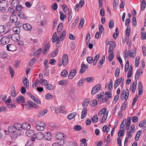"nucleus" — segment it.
<instances>
[{"instance_id":"1","label":"nucleus","mask_w":146,"mask_h":146,"mask_svg":"<svg viewBox=\"0 0 146 146\" xmlns=\"http://www.w3.org/2000/svg\"><path fill=\"white\" fill-rule=\"evenodd\" d=\"M107 110L106 108H104L101 109L98 113V115L99 116H101L104 114L101 119V123L104 122L107 118L108 112V111H106Z\"/></svg>"},{"instance_id":"2","label":"nucleus","mask_w":146,"mask_h":146,"mask_svg":"<svg viewBox=\"0 0 146 146\" xmlns=\"http://www.w3.org/2000/svg\"><path fill=\"white\" fill-rule=\"evenodd\" d=\"M68 56L66 54H65L63 55L62 60H59L58 65L60 66L63 65L64 66H66L68 65Z\"/></svg>"},{"instance_id":"3","label":"nucleus","mask_w":146,"mask_h":146,"mask_svg":"<svg viewBox=\"0 0 146 146\" xmlns=\"http://www.w3.org/2000/svg\"><path fill=\"white\" fill-rule=\"evenodd\" d=\"M131 121V119L130 117H128L127 119H125L122 122L120 128H123L125 125V128H129Z\"/></svg>"},{"instance_id":"4","label":"nucleus","mask_w":146,"mask_h":146,"mask_svg":"<svg viewBox=\"0 0 146 146\" xmlns=\"http://www.w3.org/2000/svg\"><path fill=\"white\" fill-rule=\"evenodd\" d=\"M129 90L128 89H126V90H123L122 91L121 93V98L122 100L124 99L127 100L129 96Z\"/></svg>"},{"instance_id":"5","label":"nucleus","mask_w":146,"mask_h":146,"mask_svg":"<svg viewBox=\"0 0 146 146\" xmlns=\"http://www.w3.org/2000/svg\"><path fill=\"white\" fill-rule=\"evenodd\" d=\"M102 86L100 84H98L96 85L92 88L91 94L94 95L97 93L100 90Z\"/></svg>"},{"instance_id":"6","label":"nucleus","mask_w":146,"mask_h":146,"mask_svg":"<svg viewBox=\"0 0 146 146\" xmlns=\"http://www.w3.org/2000/svg\"><path fill=\"white\" fill-rule=\"evenodd\" d=\"M11 35H8L7 37H2L1 41V44L5 45L8 44L10 40Z\"/></svg>"},{"instance_id":"7","label":"nucleus","mask_w":146,"mask_h":146,"mask_svg":"<svg viewBox=\"0 0 146 146\" xmlns=\"http://www.w3.org/2000/svg\"><path fill=\"white\" fill-rule=\"evenodd\" d=\"M12 39L14 41H17L20 40V36L18 34H14L11 35Z\"/></svg>"},{"instance_id":"8","label":"nucleus","mask_w":146,"mask_h":146,"mask_svg":"<svg viewBox=\"0 0 146 146\" xmlns=\"http://www.w3.org/2000/svg\"><path fill=\"white\" fill-rule=\"evenodd\" d=\"M66 34L65 31H63L62 33L58 37H57L58 42H60L63 40L64 38V37Z\"/></svg>"},{"instance_id":"9","label":"nucleus","mask_w":146,"mask_h":146,"mask_svg":"<svg viewBox=\"0 0 146 146\" xmlns=\"http://www.w3.org/2000/svg\"><path fill=\"white\" fill-rule=\"evenodd\" d=\"M76 73V70L75 69L72 70L70 72L68 76L69 78L70 79H72L75 76Z\"/></svg>"},{"instance_id":"10","label":"nucleus","mask_w":146,"mask_h":146,"mask_svg":"<svg viewBox=\"0 0 146 146\" xmlns=\"http://www.w3.org/2000/svg\"><path fill=\"white\" fill-rule=\"evenodd\" d=\"M136 49L135 48H134L132 49L131 52V50H129L128 51V52L129 56H131L132 58H134L136 56Z\"/></svg>"},{"instance_id":"11","label":"nucleus","mask_w":146,"mask_h":146,"mask_svg":"<svg viewBox=\"0 0 146 146\" xmlns=\"http://www.w3.org/2000/svg\"><path fill=\"white\" fill-rule=\"evenodd\" d=\"M26 135L29 137H33L35 135V133L33 130L28 129L26 132Z\"/></svg>"},{"instance_id":"12","label":"nucleus","mask_w":146,"mask_h":146,"mask_svg":"<svg viewBox=\"0 0 146 146\" xmlns=\"http://www.w3.org/2000/svg\"><path fill=\"white\" fill-rule=\"evenodd\" d=\"M23 27L25 30L28 31H30L32 29L31 26L29 23H25L23 24Z\"/></svg>"},{"instance_id":"13","label":"nucleus","mask_w":146,"mask_h":146,"mask_svg":"<svg viewBox=\"0 0 146 146\" xmlns=\"http://www.w3.org/2000/svg\"><path fill=\"white\" fill-rule=\"evenodd\" d=\"M8 130L9 131V133H19L21 129H17V128H7Z\"/></svg>"},{"instance_id":"14","label":"nucleus","mask_w":146,"mask_h":146,"mask_svg":"<svg viewBox=\"0 0 146 146\" xmlns=\"http://www.w3.org/2000/svg\"><path fill=\"white\" fill-rule=\"evenodd\" d=\"M56 137L58 140H61L62 139H64L65 137L62 133L58 132L56 135Z\"/></svg>"},{"instance_id":"15","label":"nucleus","mask_w":146,"mask_h":146,"mask_svg":"<svg viewBox=\"0 0 146 146\" xmlns=\"http://www.w3.org/2000/svg\"><path fill=\"white\" fill-rule=\"evenodd\" d=\"M44 134L41 132L37 133L36 135V138L38 140L42 139L44 137Z\"/></svg>"},{"instance_id":"16","label":"nucleus","mask_w":146,"mask_h":146,"mask_svg":"<svg viewBox=\"0 0 146 146\" xmlns=\"http://www.w3.org/2000/svg\"><path fill=\"white\" fill-rule=\"evenodd\" d=\"M16 101L19 104L24 103L25 102V98L24 97L22 96H20L17 98Z\"/></svg>"},{"instance_id":"17","label":"nucleus","mask_w":146,"mask_h":146,"mask_svg":"<svg viewBox=\"0 0 146 146\" xmlns=\"http://www.w3.org/2000/svg\"><path fill=\"white\" fill-rule=\"evenodd\" d=\"M7 50L9 51H14L15 50V46L13 44H9L7 45Z\"/></svg>"},{"instance_id":"18","label":"nucleus","mask_w":146,"mask_h":146,"mask_svg":"<svg viewBox=\"0 0 146 146\" xmlns=\"http://www.w3.org/2000/svg\"><path fill=\"white\" fill-rule=\"evenodd\" d=\"M50 44L48 43L47 44L45 45L43 48V54H44L46 53L50 48Z\"/></svg>"},{"instance_id":"19","label":"nucleus","mask_w":146,"mask_h":146,"mask_svg":"<svg viewBox=\"0 0 146 146\" xmlns=\"http://www.w3.org/2000/svg\"><path fill=\"white\" fill-rule=\"evenodd\" d=\"M10 20L11 23H15L18 20L17 17L16 15H13L10 17Z\"/></svg>"},{"instance_id":"20","label":"nucleus","mask_w":146,"mask_h":146,"mask_svg":"<svg viewBox=\"0 0 146 146\" xmlns=\"http://www.w3.org/2000/svg\"><path fill=\"white\" fill-rule=\"evenodd\" d=\"M87 112V108L86 107L84 108L83 109L81 115V119L84 118L86 116Z\"/></svg>"},{"instance_id":"21","label":"nucleus","mask_w":146,"mask_h":146,"mask_svg":"<svg viewBox=\"0 0 146 146\" xmlns=\"http://www.w3.org/2000/svg\"><path fill=\"white\" fill-rule=\"evenodd\" d=\"M138 94H141L143 92L142 86L141 82H139L138 83Z\"/></svg>"},{"instance_id":"22","label":"nucleus","mask_w":146,"mask_h":146,"mask_svg":"<svg viewBox=\"0 0 146 146\" xmlns=\"http://www.w3.org/2000/svg\"><path fill=\"white\" fill-rule=\"evenodd\" d=\"M36 124L38 126L43 128H44L46 126V124L39 121H38L37 123H36Z\"/></svg>"},{"instance_id":"23","label":"nucleus","mask_w":146,"mask_h":146,"mask_svg":"<svg viewBox=\"0 0 146 146\" xmlns=\"http://www.w3.org/2000/svg\"><path fill=\"white\" fill-rule=\"evenodd\" d=\"M77 113L76 112H74L70 114L68 116V118L69 119H73L76 116Z\"/></svg>"},{"instance_id":"24","label":"nucleus","mask_w":146,"mask_h":146,"mask_svg":"<svg viewBox=\"0 0 146 146\" xmlns=\"http://www.w3.org/2000/svg\"><path fill=\"white\" fill-rule=\"evenodd\" d=\"M44 137L46 140H49L52 138L51 133L49 132H46L45 135L44 134Z\"/></svg>"},{"instance_id":"25","label":"nucleus","mask_w":146,"mask_h":146,"mask_svg":"<svg viewBox=\"0 0 146 146\" xmlns=\"http://www.w3.org/2000/svg\"><path fill=\"white\" fill-rule=\"evenodd\" d=\"M125 130L123 129H119L118 132V137L121 138V137L123 136L125 134Z\"/></svg>"},{"instance_id":"26","label":"nucleus","mask_w":146,"mask_h":146,"mask_svg":"<svg viewBox=\"0 0 146 146\" xmlns=\"http://www.w3.org/2000/svg\"><path fill=\"white\" fill-rule=\"evenodd\" d=\"M62 7L63 11L66 13L69 12V10L67 6L65 4H63L62 5Z\"/></svg>"},{"instance_id":"27","label":"nucleus","mask_w":146,"mask_h":146,"mask_svg":"<svg viewBox=\"0 0 146 146\" xmlns=\"http://www.w3.org/2000/svg\"><path fill=\"white\" fill-rule=\"evenodd\" d=\"M90 100L89 99L86 98L85 99L83 102L82 106L84 107H87L88 106Z\"/></svg>"},{"instance_id":"28","label":"nucleus","mask_w":146,"mask_h":146,"mask_svg":"<svg viewBox=\"0 0 146 146\" xmlns=\"http://www.w3.org/2000/svg\"><path fill=\"white\" fill-rule=\"evenodd\" d=\"M18 16L21 19H27V17L22 12H20L18 13Z\"/></svg>"},{"instance_id":"29","label":"nucleus","mask_w":146,"mask_h":146,"mask_svg":"<svg viewBox=\"0 0 146 146\" xmlns=\"http://www.w3.org/2000/svg\"><path fill=\"white\" fill-rule=\"evenodd\" d=\"M11 90L12 91L11 93V96L13 97H15L17 95L16 92L15 90V87H13L12 88Z\"/></svg>"},{"instance_id":"30","label":"nucleus","mask_w":146,"mask_h":146,"mask_svg":"<svg viewBox=\"0 0 146 146\" xmlns=\"http://www.w3.org/2000/svg\"><path fill=\"white\" fill-rule=\"evenodd\" d=\"M81 67L82 68L80 70V72L82 74L86 71L88 67H86L85 64H82Z\"/></svg>"},{"instance_id":"31","label":"nucleus","mask_w":146,"mask_h":146,"mask_svg":"<svg viewBox=\"0 0 146 146\" xmlns=\"http://www.w3.org/2000/svg\"><path fill=\"white\" fill-rule=\"evenodd\" d=\"M23 83L25 86L26 87H29V83L28 80L26 78H25V79L23 81Z\"/></svg>"},{"instance_id":"32","label":"nucleus","mask_w":146,"mask_h":146,"mask_svg":"<svg viewBox=\"0 0 146 146\" xmlns=\"http://www.w3.org/2000/svg\"><path fill=\"white\" fill-rule=\"evenodd\" d=\"M105 57L104 55H103L102 56V59L100 60L99 61V65L98 67H100V66L101 65H102L104 63V62L105 60Z\"/></svg>"},{"instance_id":"33","label":"nucleus","mask_w":146,"mask_h":146,"mask_svg":"<svg viewBox=\"0 0 146 146\" xmlns=\"http://www.w3.org/2000/svg\"><path fill=\"white\" fill-rule=\"evenodd\" d=\"M19 4V0H13L11 3L12 5L14 7L17 6Z\"/></svg>"},{"instance_id":"34","label":"nucleus","mask_w":146,"mask_h":146,"mask_svg":"<svg viewBox=\"0 0 146 146\" xmlns=\"http://www.w3.org/2000/svg\"><path fill=\"white\" fill-rule=\"evenodd\" d=\"M47 112V111L46 110H44L41 111L38 114L39 117H42L46 114Z\"/></svg>"},{"instance_id":"35","label":"nucleus","mask_w":146,"mask_h":146,"mask_svg":"<svg viewBox=\"0 0 146 146\" xmlns=\"http://www.w3.org/2000/svg\"><path fill=\"white\" fill-rule=\"evenodd\" d=\"M9 70L11 74V77L12 78L13 77L15 73V71L13 69L11 66L9 67Z\"/></svg>"},{"instance_id":"36","label":"nucleus","mask_w":146,"mask_h":146,"mask_svg":"<svg viewBox=\"0 0 146 146\" xmlns=\"http://www.w3.org/2000/svg\"><path fill=\"white\" fill-rule=\"evenodd\" d=\"M19 133H12L11 135V138L13 139H15L17 137V135L18 134H20V133H19Z\"/></svg>"},{"instance_id":"37","label":"nucleus","mask_w":146,"mask_h":146,"mask_svg":"<svg viewBox=\"0 0 146 146\" xmlns=\"http://www.w3.org/2000/svg\"><path fill=\"white\" fill-rule=\"evenodd\" d=\"M90 105L92 107H94L97 106V102L96 100H94L91 101L90 102Z\"/></svg>"},{"instance_id":"38","label":"nucleus","mask_w":146,"mask_h":146,"mask_svg":"<svg viewBox=\"0 0 146 146\" xmlns=\"http://www.w3.org/2000/svg\"><path fill=\"white\" fill-rule=\"evenodd\" d=\"M98 119V117L97 114L95 115L92 119V122L94 123L97 122Z\"/></svg>"},{"instance_id":"39","label":"nucleus","mask_w":146,"mask_h":146,"mask_svg":"<svg viewBox=\"0 0 146 146\" xmlns=\"http://www.w3.org/2000/svg\"><path fill=\"white\" fill-rule=\"evenodd\" d=\"M13 31L15 34H18L20 32V29L18 27H16L13 28Z\"/></svg>"},{"instance_id":"40","label":"nucleus","mask_w":146,"mask_h":146,"mask_svg":"<svg viewBox=\"0 0 146 146\" xmlns=\"http://www.w3.org/2000/svg\"><path fill=\"white\" fill-rule=\"evenodd\" d=\"M1 57L3 58H6L7 56V54L4 51L2 52L0 54Z\"/></svg>"},{"instance_id":"41","label":"nucleus","mask_w":146,"mask_h":146,"mask_svg":"<svg viewBox=\"0 0 146 146\" xmlns=\"http://www.w3.org/2000/svg\"><path fill=\"white\" fill-rule=\"evenodd\" d=\"M68 83V81L67 80H63L60 81L59 82L58 84L59 85H66Z\"/></svg>"},{"instance_id":"42","label":"nucleus","mask_w":146,"mask_h":146,"mask_svg":"<svg viewBox=\"0 0 146 146\" xmlns=\"http://www.w3.org/2000/svg\"><path fill=\"white\" fill-rule=\"evenodd\" d=\"M45 86L46 88L49 90H52L54 89L53 86L50 84H46Z\"/></svg>"},{"instance_id":"43","label":"nucleus","mask_w":146,"mask_h":146,"mask_svg":"<svg viewBox=\"0 0 146 146\" xmlns=\"http://www.w3.org/2000/svg\"><path fill=\"white\" fill-rule=\"evenodd\" d=\"M21 128H31L30 125L27 123H23L21 125Z\"/></svg>"},{"instance_id":"44","label":"nucleus","mask_w":146,"mask_h":146,"mask_svg":"<svg viewBox=\"0 0 146 146\" xmlns=\"http://www.w3.org/2000/svg\"><path fill=\"white\" fill-rule=\"evenodd\" d=\"M53 97L52 94L50 93H48L45 96V98L48 100L51 99Z\"/></svg>"},{"instance_id":"45","label":"nucleus","mask_w":146,"mask_h":146,"mask_svg":"<svg viewBox=\"0 0 146 146\" xmlns=\"http://www.w3.org/2000/svg\"><path fill=\"white\" fill-rule=\"evenodd\" d=\"M68 74V72L66 70H64L62 71L61 74V75L62 76L64 77H66L67 76Z\"/></svg>"},{"instance_id":"46","label":"nucleus","mask_w":146,"mask_h":146,"mask_svg":"<svg viewBox=\"0 0 146 146\" xmlns=\"http://www.w3.org/2000/svg\"><path fill=\"white\" fill-rule=\"evenodd\" d=\"M127 105V102L125 101L121 107V110H123L126 107Z\"/></svg>"},{"instance_id":"47","label":"nucleus","mask_w":146,"mask_h":146,"mask_svg":"<svg viewBox=\"0 0 146 146\" xmlns=\"http://www.w3.org/2000/svg\"><path fill=\"white\" fill-rule=\"evenodd\" d=\"M122 78H120L116 80L115 82V86H118L120 83V82L122 81Z\"/></svg>"},{"instance_id":"48","label":"nucleus","mask_w":146,"mask_h":146,"mask_svg":"<svg viewBox=\"0 0 146 146\" xmlns=\"http://www.w3.org/2000/svg\"><path fill=\"white\" fill-rule=\"evenodd\" d=\"M146 124V120H144L140 122L139 124V126L140 127H144Z\"/></svg>"},{"instance_id":"49","label":"nucleus","mask_w":146,"mask_h":146,"mask_svg":"<svg viewBox=\"0 0 146 146\" xmlns=\"http://www.w3.org/2000/svg\"><path fill=\"white\" fill-rule=\"evenodd\" d=\"M140 59V58L139 57H137L136 58L135 62V66L136 67H137L138 66Z\"/></svg>"},{"instance_id":"50","label":"nucleus","mask_w":146,"mask_h":146,"mask_svg":"<svg viewBox=\"0 0 146 146\" xmlns=\"http://www.w3.org/2000/svg\"><path fill=\"white\" fill-rule=\"evenodd\" d=\"M84 22V20L83 18H82L81 20L79 23V25L78 26L79 28H81L83 26Z\"/></svg>"},{"instance_id":"51","label":"nucleus","mask_w":146,"mask_h":146,"mask_svg":"<svg viewBox=\"0 0 146 146\" xmlns=\"http://www.w3.org/2000/svg\"><path fill=\"white\" fill-rule=\"evenodd\" d=\"M114 23L112 20H110L109 22V27L110 29H111L114 26Z\"/></svg>"},{"instance_id":"52","label":"nucleus","mask_w":146,"mask_h":146,"mask_svg":"<svg viewBox=\"0 0 146 146\" xmlns=\"http://www.w3.org/2000/svg\"><path fill=\"white\" fill-rule=\"evenodd\" d=\"M120 72V70L119 69L117 68L115 70V75L116 78H117L119 76Z\"/></svg>"},{"instance_id":"53","label":"nucleus","mask_w":146,"mask_h":146,"mask_svg":"<svg viewBox=\"0 0 146 146\" xmlns=\"http://www.w3.org/2000/svg\"><path fill=\"white\" fill-rule=\"evenodd\" d=\"M133 21L132 23L133 25L134 26H135L137 25V21L136 20L135 15H134L132 17Z\"/></svg>"},{"instance_id":"54","label":"nucleus","mask_w":146,"mask_h":146,"mask_svg":"<svg viewBox=\"0 0 146 146\" xmlns=\"http://www.w3.org/2000/svg\"><path fill=\"white\" fill-rule=\"evenodd\" d=\"M85 80L87 82H91L93 81L94 78L92 77H89L85 78Z\"/></svg>"},{"instance_id":"55","label":"nucleus","mask_w":146,"mask_h":146,"mask_svg":"<svg viewBox=\"0 0 146 146\" xmlns=\"http://www.w3.org/2000/svg\"><path fill=\"white\" fill-rule=\"evenodd\" d=\"M36 59L35 58H32L30 61L29 63V65L30 66H31L33 65L34 64L35 62L36 61Z\"/></svg>"},{"instance_id":"56","label":"nucleus","mask_w":146,"mask_h":146,"mask_svg":"<svg viewBox=\"0 0 146 146\" xmlns=\"http://www.w3.org/2000/svg\"><path fill=\"white\" fill-rule=\"evenodd\" d=\"M59 13L60 14V19L61 20L63 21L64 17H66V16L64 15V13L62 11H60Z\"/></svg>"},{"instance_id":"57","label":"nucleus","mask_w":146,"mask_h":146,"mask_svg":"<svg viewBox=\"0 0 146 146\" xmlns=\"http://www.w3.org/2000/svg\"><path fill=\"white\" fill-rule=\"evenodd\" d=\"M108 44L110 45L109 47L114 48L115 46V43L112 41H110L108 42Z\"/></svg>"},{"instance_id":"58","label":"nucleus","mask_w":146,"mask_h":146,"mask_svg":"<svg viewBox=\"0 0 146 146\" xmlns=\"http://www.w3.org/2000/svg\"><path fill=\"white\" fill-rule=\"evenodd\" d=\"M128 28V27H127L126 30V36L127 38L129 37L130 33V30Z\"/></svg>"},{"instance_id":"59","label":"nucleus","mask_w":146,"mask_h":146,"mask_svg":"<svg viewBox=\"0 0 146 146\" xmlns=\"http://www.w3.org/2000/svg\"><path fill=\"white\" fill-rule=\"evenodd\" d=\"M58 52V48H56L54 51L53 52L52 56L54 57L56 56L57 53Z\"/></svg>"},{"instance_id":"60","label":"nucleus","mask_w":146,"mask_h":146,"mask_svg":"<svg viewBox=\"0 0 146 146\" xmlns=\"http://www.w3.org/2000/svg\"><path fill=\"white\" fill-rule=\"evenodd\" d=\"M109 54L110 55L108 57V59L109 61H111L114 58V54L109 53Z\"/></svg>"},{"instance_id":"61","label":"nucleus","mask_w":146,"mask_h":146,"mask_svg":"<svg viewBox=\"0 0 146 146\" xmlns=\"http://www.w3.org/2000/svg\"><path fill=\"white\" fill-rule=\"evenodd\" d=\"M77 84L79 87H81L83 84V80L82 79H80L78 82Z\"/></svg>"},{"instance_id":"62","label":"nucleus","mask_w":146,"mask_h":146,"mask_svg":"<svg viewBox=\"0 0 146 146\" xmlns=\"http://www.w3.org/2000/svg\"><path fill=\"white\" fill-rule=\"evenodd\" d=\"M5 28L3 25L0 26V33H2L4 32Z\"/></svg>"},{"instance_id":"63","label":"nucleus","mask_w":146,"mask_h":146,"mask_svg":"<svg viewBox=\"0 0 146 146\" xmlns=\"http://www.w3.org/2000/svg\"><path fill=\"white\" fill-rule=\"evenodd\" d=\"M60 140V142L58 143L60 146L64 145L65 143L66 142L64 140V139H62Z\"/></svg>"},{"instance_id":"64","label":"nucleus","mask_w":146,"mask_h":146,"mask_svg":"<svg viewBox=\"0 0 146 146\" xmlns=\"http://www.w3.org/2000/svg\"><path fill=\"white\" fill-rule=\"evenodd\" d=\"M32 141L29 140L25 146H32Z\"/></svg>"}]
</instances>
